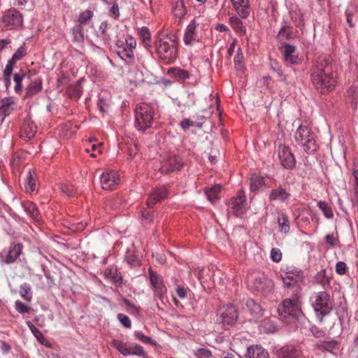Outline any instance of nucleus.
Segmentation results:
<instances>
[{"mask_svg":"<svg viewBox=\"0 0 358 358\" xmlns=\"http://www.w3.org/2000/svg\"><path fill=\"white\" fill-rule=\"evenodd\" d=\"M336 75L332 59L319 56L310 69V80L316 90L326 94L335 88Z\"/></svg>","mask_w":358,"mask_h":358,"instance_id":"f257e3e1","label":"nucleus"},{"mask_svg":"<svg viewBox=\"0 0 358 358\" xmlns=\"http://www.w3.org/2000/svg\"><path fill=\"white\" fill-rule=\"evenodd\" d=\"M301 296H291L284 299L278 306V312L281 317H291L299 320L305 315L301 309Z\"/></svg>","mask_w":358,"mask_h":358,"instance_id":"f03ea898","label":"nucleus"},{"mask_svg":"<svg viewBox=\"0 0 358 358\" xmlns=\"http://www.w3.org/2000/svg\"><path fill=\"white\" fill-rule=\"evenodd\" d=\"M315 134L306 125H300L294 134V139L299 145L303 147L308 154H313L319 148L315 139Z\"/></svg>","mask_w":358,"mask_h":358,"instance_id":"7ed1b4c3","label":"nucleus"},{"mask_svg":"<svg viewBox=\"0 0 358 358\" xmlns=\"http://www.w3.org/2000/svg\"><path fill=\"white\" fill-rule=\"evenodd\" d=\"M167 189L164 187H156L152 189L147 200L148 208L141 210V220L144 224L151 223L155 216L152 210L154 205L167 196Z\"/></svg>","mask_w":358,"mask_h":358,"instance_id":"20e7f679","label":"nucleus"},{"mask_svg":"<svg viewBox=\"0 0 358 358\" xmlns=\"http://www.w3.org/2000/svg\"><path fill=\"white\" fill-rule=\"evenodd\" d=\"M153 108L148 104L136 106L135 110V127L139 131H145L153 123Z\"/></svg>","mask_w":358,"mask_h":358,"instance_id":"39448f33","label":"nucleus"},{"mask_svg":"<svg viewBox=\"0 0 358 358\" xmlns=\"http://www.w3.org/2000/svg\"><path fill=\"white\" fill-rule=\"evenodd\" d=\"M313 306L320 322H322L324 317L329 315L333 308L330 295L327 292H320L316 296Z\"/></svg>","mask_w":358,"mask_h":358,"instance_id":"423d86ee","label":"nucleus"},{"mask_svg":"<svg viewBox=\"0 0 358 358\" xmlns=\"http://www.w3.org/2000/svg\"><path fill=\"white\" fill-rule=\"evenodd\" d=\"M157 53L164 64L174 62L178 56V48L174 43L159 39L157 44Z\"/></svg>","mask_w":358,"mask_h":358,"instance_id":"0eeeda50","label":"nucleus"},{"mask_svg":"<svg viewBox=\"0 0 358 358\" xmlns=\"http://www.w3.org/2000/svg\"><path fill=\"white\" fill-rule=\"evenodd\" d=\"M247 201L243 191H239L236 196L229 201L228 214L231 213L236 217H241L246 213Z\"/></svg>","mask_w":358,"mask_h":358,"instance_id":"6e6552de","label":"nucleus"},{"mask_svg":"<svg viewBox=\"0 0 358 358\" xmlns=\"http://www.w3.org/2000/svg\"><path fill=\"white\" fill-rule=\"evenodd\" d=\"M150 284L155 290V296L158 297L162 303L166 294V287L164 280L157 273L155 272L151 267L148 268Z\"/></svg>","mask_w":358,"mask_h":358,"instance_id":"1a4fd4ad","label":"nucleus"},{"mask_svg":"<svg viewBox=\"0 0 358 358\" xmlns=\"http://www.w3.org/2000/svg\"><path fill=\"white\" fill-rule=\"evenodd\" d=\"M111 345L124 356L137 355L142 357H146L147 356L143 348L140 345L136 344L134 347H128L121 341L113 339Z\"/></svg>","mask_w":358,"mask_h":358,"instance_id":"9d476101","label":"nucleus"},{"mask_svg":"<svg viewBox=\"0 0 358 358\" xmlns=\"http://www.w3.org/2000/svg\"><path fill=\"white\" fill-rule=\"evenodd\" d=\"M1 20L6 27L16 29L22 27L23 15L15 8H10L3 13Z\"/></svg>","mask_w":358,"mask_h":358,"instance_id":"9b49d317","label":"nucleus"},{"mask_svg":"<svg viewBox=\"0 0 358 358\" xmlns=\"http://www.w3.org/2000/svg\"><path fill=\"white\" fill-rule=\"evenodd\" d=\"M297 280H293L291 277L282 276V280L285 292L287 296H301V275L299 274Z\"/></svg>","mask_w":358,"mask_h":358,"instance_id":"f8f14e48","label":"nucleus"},{"mask_svg":"<svg viewBox=\"0 0 358 358\" xmlns=\"http://www.w3.org/2000/svg\"><path fill=\"white\" fill-rule=\"evenodd\" d=\"M136 42L135 38L129 35L126 38V45H124L121 49L115 51L120 59L125 61L126 63L129 64L134 61V50L136 48Z\"/></svg>","mask_w":358,"mask_h":358,"instance_id":"ddd939ff","label":"nucleus"},{"mask_svg":"<svg viewBox=\"0 0 358 358\" xmlns=\"http://www.w3.org/2000/svg\"><path fill=\"white\" fill-rule=\"evenodd\" d=\"M278 157L281 165L286 169L292 170L296 166V159L291 149L285 145L278 146Z\"/></svg>","mask_w":358,"mask_h":358,"instance_id":"4468645a","label":"nucleus"},{"mask_svg":"<svg viewBox=\"0 0 358 358\" xmlns=\"http://www.w3.org/2000/svg\"><path fill=\"white\" fill-rule=\"evenodd\" d=\"M252 287L258 292L266 294L272 290L273 282L264 274H258L254 279Z\"/></svg>","mask_w":358,"mask_h":358,"instance_id":"2eb2a0df","label":"nucleus"},{"mask_svg":"<svg viewBox=\"0 0 358 358\" xmlns=\"http://www.w3.org/2000/svg\"><path fill=\"white\" fill-rule=\"evenodd\" d=\"M23 249V244L21 243L10 244V249L5 257L2 255L0 257V263L1 264H12L16 262L17 258L22 254Z\"/></svg>","mask_w":358,"mask_h":358,"instance_id":"dca6fc26","label":"nucleus"},{"mask_svg":"<svg viewBox=\"0 0 358 358\" xmlns=\"http://www.w3.org/2000/svg\"><path fill=\"white\" fill-rule=\"evenodd\" d=\"M219 313L224 325H233L238 318L237 310L236 308L231 304H227L220 308L219 309Z\"/></svg>","mask_w":358,"mask_h":358,"instance_id":"f3484780","label":"nucleus"},{"mask_svg":"<svg viewBox=\"0 0 358 358\" xmlns=\"http://www.w3.org/2000/svg\"><path fill=\"white\" fill-rule=\"evenodd\" d=\"M37 131V127L31 120L29 115L24 118V122L20 127V136L26 141L32 138Z\"/></svg>","mask_w":358,"mask_h":358,"instance_id":"a211bd4d","label":"nucleus"},{"mask_svg":"<svg viewBox=\"0 0 358 358\" xmlns=\"http://www.w3.org/2000/svg\"><path fill=\"white\" fill-rule=\"evenodd\" d=\"M183 166L184 163L180 156L170 155L160 169L162 172L169 173L181 170Z\"/></svg>","mask_w":358,"mask_h":358,"instance_id":"6ab92c4d","label":"nucleus"},{"mask_svg":"<svg viewBox=\"0 0 358 358\" xmlns=\"http://www.w3.org/2000/svg\"><path fill=\"white\" fill-rule=\"evenodd\" d=\"M117 178L113 171L103 173L100 178V182L103 189L112 190L117 185Z\"/></svg>","mask_w":358,"mask_h":358,"instance_id":"aec40b11","label":"nucleus"},{"mask_svg":"<svg viewBox=\"0 0 358 358\" xmlns=\"http://www.w3.org/2000/svg\"><path fill=\"white\" fill-rule=\"evenodd\" d=\"M281 46L283 48L282 55L286 62L292 64H296L299 62V57L296 54V50L295 46L289 45L286 42L282 43Z\"/></svg>","mask_w":358,"mask_h":358,"instance_id":"412c9836","label":"nucleus"},{"mask_svg":"<svg viewBox=\"0 0 358 358\" xmlns=\"http://www.w3.org/2000/svg\"><path fill=\"white\" fill-rule=\"evenodd\" d=\"M22 206L27 214L36 222L42 221V216L36 205L30 201L22 202Z\"/></svg>","mask_w":358,"mask_h":358,"instance_id":"4be33fe9","label":"nucleus"},{"mask_svg":"<svg viewBox=\"0 0 358 358\" xmlns=\"http://www.w3.org/2000/svg\"><path fill=\"white\" fill-rule=\"evenodd\" d=\"M238 15L242 18H247L250 13L249 0H231Z\"/></svg>","mask_w":358,"mask_h":358,"instance_id":"5701e85b","label":"nucleus"},{"mask_svg":"<svg viewBox=\"0 0 358 358\" xmlns=\"http://www.w3.org/2000/svg\"><path fill=\"white\" fill-rule=\"evenodd\" d=\"M15 102L10 98H3L0 100V116L2 117L0 122L2 123L6 117L10 115L14 110Z\"/></svg>","mask_w":358,"mask_h":358,"instance_id":"b1692460","label":"nucleus"},{"mask_svg":"<svg viewBox=\"0 0 358 358\" xmlns=\"http://www.w3.org/2000/svg\"><path fill=\"white\" fill-rule=\"evenodd\" d=\"M275 355L277 358H297L299 352L295 346L285 345L276 351Z\"/></svg>","mask_w":358,"mask_h":358,"instance_id":"393cba45","label":"nucleus"},{"mask_svg":"<svg viewBox=\"0 0 358 358\" xmlns=\"http://www.w3.org/2000/svg\"><path fill=\"white\" fill-rule=\"evenodd\" d=\"M42 80L41 78L35 79L26 87L24 99L33 97L38 94L42 90Z\"/></svg>","mask_w":358,"mask_h":358,"instance_id":"a878e982","label":"nucleus"},{"mask_svg":"<svg viewBox=\"0 0 358 358\" xmlns=\"http://www.w3.org/2000/svg\"><path fill=\"white\" fill-rule=\"evenodd\" d=\"M245 356L246 358H269L268 352L259 345L249 347Z\"/></svg>","mask_w":358,"mask_h":358,"instance_id":"bb28decb","label":"nucleus"},{"mask_svg":"<svg viewBox=\"0 0 358 358\" xmlns=\"http://www.w3.org/2000/svg\"><path fill=\"white\" fill-rule=\"evenodd\" d=\"M105 276L117 286H121L122 284V277L115 267L108 268L105 271Z\"/></svg>","mask_w":358,"mask_h":358,"instance_id":"cd10ccee","label":"nucleus"},{"mask_svg":"<svg viewBox=\"0 0 358 358\" xmlns=\"http://www.w3.org/2000/svg\"><path fill=\"white\" fill-rule=\"evenodd\" d=\"M291 196L290 193L287 192L285 189L281 186L272 189L269 194V199L271 201L279 200L280 201H285Z\"/></svg>","mask_w":358,"mask_h":358,"instance_id":"c85d7f7f","label":"nucleus"},{"mask_svg":"<svg viewBox=\"0 0 358 358\" xmlns=\"http://www.w3.org/2000/svg\"><path fill=\"white\" fill-rule=\"evenodd\" d=\"M196 23L195 20H193L187 27L184 34V43L186 45H191L192 42L196 40Z\"/></svg>","mask_w":358,"mask_h":358,"instance_id":"c756f323","label":"nucleus"},{"mask_svg":"<svg viewBox=\"0 0 358 358\" xmlns=\"http://www.w3.org/2000/svg\"><path fill=\"white\" fill-rule=\"evenodd\" d=\"M338 343L334 339L327 341H319L315 344V348L322 351H328L332 352L338 348Z\"/></svg>","mask_w":358,"mask_h":358,"instance_id":"7c9ffc66","label":"nucleus"},{"mask_svg":"<svg viewBox=\"0 0 358 358\" xmlns=\"http://www.w3.org/2000/svg\"><path fill=\"white\" fill-rule=\"evenodd\" d=\"M221 191L220 185H215L210 188H206L204 192L208 200L214 203L220 197L219 194Z\"/></svg>","mask_w":358,"mask_h":358,"instance_id":"2f4dec72","label":"nucleus"},{"mask_svg":"<svg viewBox=\"0 0 358 358\" xmlns=\"http://www.w3.org/2000/svg\"><path fill=\"white\" fill-rule=\"evenodd\" d=\"M314 282L321 285L324 289L330 286V277L327 273L326 269L317 272L314 277Z\"/></svg>","mask_w":358,"mask_h":358,"instance_id":"473e14b6","label":"nucleus"},{"mask_svg":"<svg viewBox=\"0 0 358 358\" xmlns=\"http://www.w3.org/2000/svg\"><path fill=\"white\" fill-rule=\"evenodd\" d=\"M278 223L280 228V232L287 234L289 231L290 226L288 216L283 212L278 213Z\"/></svg>","mask_w":358,"mask_h":358,"instance_id":"72a5a7b5","label":"nucleus"},{"mask_svg":"<svg viewBox=\"0 0 358 358\" xmlns=\"http://www.w3.org/2000/svg\"><path fill=\"white\" fill-rule=\"evenodd\" d=\"M245 306L251 315H252L254 317H259L262 315V309L260 305L257 303L254 299H248Z\"/></svg>","mask_w":358,"mask_h":358,"instance_id":"f704fd0d","label":"nucleus"},{"mask_svg":"<svg viewBox=\"0 0 358 358\" xmlns=\"http://www.w3.org/2000/svg\"><path fill=\"white\" fill-rule=\"evenodd\" d=\"M108 24L107 22L105 21L101 22L99 27L100 34H98V37L101 38L103 45H108L111 41L110 35L108 32Z\"/></svg>","mask_w":358,"mask_h":358,"instance_id":"c9c22d12","label":"nucleus"},{"mask_svg":"<svg viewBox=\"0 0 358 358\" xmlns=\"http://www.w3.org/2000/svg\"><path fill=\"white\" fill-rule=\"evenodd\" d=\"M173 12L175 17L181 21L187 13L184 2L181 0L176 1L173 4Z\"/></svg>","mask_w":358,"mask_h":358,"instance_id":"e433bc0d","label":"nucleus"},{"mask_svg":"<svg viewBox=\"0 0 358 358\" xmlns=\"http://www.w3.org/2000/svg\"><path fill=\"white\" fill-rule=\"evenodd\" d=\"M69 96L71 99H79L83 93V87L80 80H78L75 84L71 85L67 90Z\"/></svg>","mask_w":358,"mask_h":358,"instance_id":"4c0bfd02","label":"nucleus"},{"mask_svg":"<svg viewBox=\"0 0 358 358\" xmlns=\"http://www.w3.org/2000/svg\"><path fill=\"white\" fill-rule=\"evenodd\" d=\"M140 37L144 46L147 50H150L152 47L151 45V35L149 29L146 27H142L138 32Z\"/></svg>","mask_w":358,"mask_h":358,"instance_id":"58836bf2","label":"nucleus"},{"mask_svg":"<svg viewBox=\"0 0 358 358\" xmlns=\"http://www.w3.org/2000/svg\"><path fill=\"white\" fill-rule=\"evenodd\" d=\"M292 29L291 27L283 26L278 31L277 38L281 45L282 43L285 42V41H289L292 38Z\"/></svg>","mask_w":358,"mask_h":358,"instance_id":"ea45409f","label":"nucleus"},{"mask_svg":"<svg viewBox=\"0 0 358 358\" xmlns=\"http://www.w3.org/2000/svg\"><path fill=\"white\" fill-rule=\"evenodd\" d=\"M230 23L233 29L241 35H245L246 29L243 26L242 21L236 16L231 17L229 19Z\"/></svg>","mask_w":358,"mask_h":358,"instance_id":"a19ab883","label":"nucleus"},{"mask_svg":"<svg viewBox=\"0 0 358 358\" xmlns=\"http://www.w3.org/2000/svg\"><path fill=\"white\" fill-rule=\"evenodd\" d=\"M264 178L261 176H253L250 178V189L254 194L258 192L259 188L264 185Z\"/></svg>","mask_w":358,"mask_h":358,"instance_id":"79ce46f5","label":"nucleus"},{"mask_svg":"<svg viewBox=\"0 0 358 358\" xmlns=\"http://www.w3.org/2000/svg\"><path fill=\"white\" fill-rule=\"evenodd\" d=\"M318 208L322 211L324 217L327 219L334 217V213L331 206L325 201H320L317 203Z\"/></svg>","mask_w":358,"mask_h":358,"instance_id":"37998d69","label":"nucleus"},{"mask_svg":"<svg viewBox=\"0 0 358 358\" xmlns=\"http://www.w3.org/2000/svg\"><path fill=\"white\" fill-rule=\"evenodd\" d=\"M20 294L27 301H31L32 299L31 288L29 283L24 282L20 287Z\"/></svg>","mask_w":358,"mask_h":358,"instance_id":"c03bdc74","label":"nucleus"},{"mask_svg":"<svg viewBox=\"0 0 358 358\" xmlns=\"http://www.w3.org/2000/svg\"><path fill=\"white\" fill-rule=\"evenodd\" d=\"M71 31L73 36V41L75 42L83 43L85 40L83 27L77 24L72 28Z\"/></svg>","mask_w":358,"mask_h":358,"instance_id":"a18cd8bd","label":"nucleus"},{"mask_svg":"<svg viewBox=\"0 0 358 358\" xmlns=\"http://www.w3.org/2000/svg\"><path fill=\"white\" fill-rule=\"evenodd\" d=\"M169 75H173L181 80H186L189 78V71L179 68L173 67L168 71Z\"/></svg>","mask_w":358,"mask_h":358,"instance_id":"49530a36","label":"nucleus"},{"mask_svg":"<svg viewBox=\"0 0 358 358\" xmlns=\"http://www.w3.org/2000/svg\"><path fill=\"white\" fill-rule=\"evenodd\" d=\"M25 72L23 70H20V72L15 73L13 76V80L15 83L14 90L15 92H20L22 89V80L25 76Z\"/></svg>","mask_w":358,"mask_h":358,"instance_id":"de8ad7c7","label":"nucleus"},{"mask_svg":"<svg viewBox=\"0 0 358 358\" xmlns=\"http://www.w3.org/2000/svg\"><path fill=\"white\" fill-rule=\"evenodd\" d=\"M94 14L91 10H85L82 12L78 17V24L83 27L93 17Z\"/></svg>","mask_w":358,"mask_h":358,"instance_id":"09e8293b","label":"nucleus"},{"mask_svg":"<svg viewBox=\"0 0 358 358\" xmlns=\"http://www.w3.org/2000/svg\"><path fill=\"white\" fill-rule=\"evenodd\" d=\"M348 93L351 97V104L353 106L354 109H356L358 106V87L356 86H351L348 90Z\"/></svg>","mask_w":358,"mask_h":358,"instance_id":"8fccbe9b","label":"nucleus"},{"mask_svg":"<svg viewBox=\"0 0 358 358\" xmlns=\"http://www.w3.org/2000/svg\"><path fill=\"white\" fill-rule=\"evenodd\" d=\"M35 180L29 171L24 181V187L27 192H33L35 190Z\"/></svg>","mask_w":358,"mask_h":358,"instance_id":"3c124183","label":"nucleus"},{"mask_svg":"<svg viewBox=\"0 0 358 358\" xmlns=\"http://www.w3.org/2000/svg\"><path fill=\"white\" fill-rule=\"evenodd\" d=\"M180 125L184 130H187L190 127H194V126L199 129H201L203 127V122H194L189 119H185L180 122Z\"/></svg>","mask_w":358,"mask_h":358,"instance_id":"603ef678","label":"nucleus"},{"mask_svg":"<svg viewBox=\"0 0 358 358\" xmlns=\"http://www.w3.org/2000/svg\"><path fill=\"white\" fill-rule=\"evenodd\" d=\"M134 336L143 343H150V344H152V345H156V342L155 341H153L151 337L145 336L141 331H136L134 332Z\"/></svg>","mask_w":358,"mask_h":358,"instance_id":"864d4df0","label":"nucleus"},{"mask_svg":"<svg viewBox=\"0 0 358 358\" xmlns=\"http://www.w3.org/2000/svg\"><path fill=\"white\" fill-rule=\"evenodd\" d=\"M301 275L302 278V282L304 280V275L302 270L299 268H293V269H288L286 271V275L285 277H291L293 278V280H297V278L299 277V275Z\"/></svg>","mask_w":358,"mask_h":358,"instance_id":"5fc2aeb1","label":"nucleus"},{"mask_svg":"<svg viewBox=\"0 0 358 358\" xmlns=\"http://www.w3.org/2000/svg\"><path fill=\"white\" fill-rule=\"evenodd\" d=\"M324 240L327 244H328L331 248L336 247L339 243L338 236L336 234H327L324 237Z\"/></svg>","mask_w":358,"mask_h":358,"instance_id":"6e6d98bb","label":"nucleus"},{"mask_svg":"<svg viewBox=\"0 0 358 358\" xmlns=\"http://www.w3.org/2000/svg\"><path fill=\"white\" fill-rule=\"evenodd\" d=\"M59 189L62 193L69 197H73L75 195V191L72 185L61 184L59 185Z\"/></svg>","mask_w":358,"mask_h":358,"instance_id":"4d7b16f0","label":"nucleus"},{"mask_svg":"<svg viewBox=\"0 0 358 358\" xmlns=\"http://www.w3.org/2000/svg\"><path fill=\"white\" fill-rule=\"evenodd\" d=\"M291 19L296 26H300L303 22L302 15L296 11L293 10L290 12Z\"/></svg>","mask_w":358,"mask_h":358,"instance_id":"13d9d810","label":"nucleus"},{"mask_svg":"<svg viewBox=\"0 0 358 358\" xmlns=\"http://www.w3.org/2000/svg\"><path fill=\"white\" fill-rule=\"evenodd\" d=\"M282 255L280 249L276 248H272L271 251V259L273 262L275 263L280 262L282 259Z\"/></svg>","mask_w":358,"mask_h":358,"instance_id":"bf43d9fd","label":"nucleus"},{"mask_svg":"<svg viewBox=\"0 0 358 358\" xmlns=\"http://www.w3.org/2000/svg\"><path fill=\"white\" fill-rule=\"evenodd\" d=\"M310 331L313 336L317 338H324L326 336L325 331L315 325H313L310 328Z\"/></svg>","mask_w":358,"mask_h":358,"instance_id":"052dcab7","label":"nucleus"},{"mask_svg":"<svg viewBox=\"0 0 358 358\" xmlns=\"http://www.w3.org/2000/svg\"><path fill=\"white\" fill-rule=\"evenodd\" d=\"M26 323L31 333L38 341L41 338H44L43 334L30 321H27Z\"/></svg>","mask_w":358,"mask_h":358,"instance_id":"680f3d73","label":"nucleus"},{"mask_svg":"<svg viewBox=\"0 0 358 358\" xmlns=\"http://www.w3.org/2000/svg\"><path fill=\"white\" fill-rule=\"evenodd\" d=\"M117 319L124 327L130 328L131 327V320L127 315L122 313H119L117 315Z\"/></svg>","mask_w":358,"mask_h":358,"instance_id":"e2e57ef3","label":"nucleus"},{"mask_svg":"<svg viewBox=\"0 0 358 358\" xmlns=\"http://www.w3.org/2000/svg\"><path fill=\"white\" fill-rule=\"evenodd\" d=\"M196 355L199 358H209L212 356V352L207 348H201L197 349Z\"/></svg>","mask_w":358,"mask_h":358,"instance_id":"0e129e2a","label":"nucleus"},{"mask_svg":"<svg viewBox=\"0 0 358 358\" xmlns=\"http://www.w3.org/2000/svg\"><path fill=\"white\" fill-rule=\"evenodd\" d=\"M15 307L17 311L22 314L28 313L29 310V308L19 300L15 301Z\"/></svg>","mask_w":358,"mask_h":358,"instance_id":"69168bd1","label":"nucleus"},{"mask_svg":"<svg viewBox=\"0 0 358 358\" xmlns=\"http://www.w3.org/2000/svg\"><path fill=\"white\" fill-rule=\"evenodd\" d=\"M347 265L343 262H338L336 264V272L338 275H344L346 273Z\"/></svg>","mask_w":358,"mask_h":358,"instance_id":"338daca9","label":"nucleus"},{"mask_svg":"<svg viewBox=\"0 0 358 358\" xmlns=\"http://www.w3.org/2000/svg\"><path fill=\"white\" fill-rule=\"evenodd\" d=\"M26 48L24 46H20L13 55V57L17 60H20L22 59L26 55Z\"/></svg>","mask_w":358,"mask_h":358,"instance_id":"774afa93","label":"nucleus"}]
</instances>
